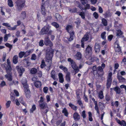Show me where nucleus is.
I'll list each match as a JSON object with an SVG mask.
<instances>
[{"instance_id": "b1692460", "label": "nucleus", "mask_w": 126, "mask_h": 126, "mask_svg": "<svg viewBox=\"0 0 126 126\" xmlns=\"http://www.w3.org/2000/svg\"><path fill=\"white\" fill-rule=\"evenodd\" d=\"M59 68L62 69L65 73H66L67 72H68V70L67 68L63 66L62 65H60L59 66Z\"/></svg>"}, {"instance_id": "8fccbe9b", "label": "nucleus", "mask_w": 126, "mask_h": 126, "mask_svg": "<svg viewBox=\"0 0 126 126\" xmlns=\"http://www.w3.org/2000/svg\"><path fill=\"white\" fill-rule=\"evenodd\" d=\"M104 74V73L103 71V73L101 72V71L97 72V74L96 75H97V76L98 77H101Z\"/></svg>"}, {"instance_id": "9b49d317", "label": "nucleus", "mask_w": 126, "mask_h": 126, "mask_svg": "<svg viewBox=\"0 0 126 126\" xmlns=\"http://www.w3.org/2000/svg\"><path fill=\"white\" fill-rule=\"evenodd\" d=\"M110 92L112 91L113 90L115 91L116 94H119L121 92L120 88L118 86H116L115 87L110 89Z\"/></svg>"}, {"instance_id": "e2e57ef3", "label": "nucleus", "mask_w": 126, "mask_h": 126, "mask_svg": "<svg viewBox=\"0 0 126 126\" xmlns=\"http://www.w3.org/2000/svg\"><path fill=\"white\" fill-rule=\"evenodd\" d=\"M113 36L112 35H109L108 37V40L109 41H111L113 37Z\"/></svg>"}, {"instance_id": "a878e982", "label": "nucleus", "mask_w": 126, "mask_h": 126, "mask_svg": "<svg viewBox=\"0 0 126 126\" xmlns=\"http://www.w3.org/2000/svg\"><path fill=\"white\" fill-rule=\"evenodd\" d=\"M51 24L57 29L59 28V25L56 22H53L51 23Z\"/></svg>"}, {"instance_id": "423d86ee", "label": "nucleus", "mask_w": 126, "mask_h": 126, "mask_svg": "<svg viewBox=\"0 0 126 126\" xmlns=\"http://www.w3.org/2000/svg\"><path fill=\"white\" fill-rule=\"evenodd\" d=\"M21 82L24 89V91L26 96L30 93V92L29 88V86L27 83V81L26 79H22Z\"/></svg>"}, {"instance_id": "0eeeda50", "label": "nucleus", "mask_w": 126, "mask_h": 126, "mask_svg": "<svg viewBox=\"0 0 126 126\" xmlns=\"http://www.w3.org/2000/svg\"><path fill=\"white\" fill-rule=\"evenodd\" d=\"M67 61L70 62L71 66L76 73H78L79 71V70L76 63L70 58H68Z\"/></svg>"}, {"instance_id": "58836bf2", "label": "nucleus", "mask_w": 126, "mask_h": 126, "mask_svg": "<svg viewBox=\"0 0 126 126\" xmlns=\"http://www.w3.org/2000/svg\"><path fill=\"white\" fill-rule=\"evenodd\" d=\"M98 97L100 99H102L104 97L103 91H100L98 93Z\"/></svg>"}, {"instance_id": "4d7b16f0", "label": "nucleus", "mask_w": 126, "mask_h": 126, "mask_svg": "<svg viewBox=\"0 0 126 126\" xmlns=\"http://www.w3.org/2000/svg\"><path fill=\"white\" fill-rule=\"evenodd\" d=\"M37 75L39 78L41 77L42 76V73L41 71H39L37 72Z\"/></svg>"}, {"instance_id": "72a5a7b5", "label": "nucleus", "mask_w": 126, "mask_h": 126, "mask_svg": "<svg viewBox=\"0 0 126 126\" xmlns=\"http://www.w3.org/2000/svg\"><path fill=\"white\" fill-rule=\"evenodd\" d=\"M112 79H108L107 84V87L108 88L110 87L112 82Z\"/></svg>"}, {"instance_id": "69168bd1", "label": "nucleus", "mask_w": 126, "mask_h": 126, "mask_svg": "<svg viewBox=\"0 0 126 126\" xmlns=\"http://www.w3.org/2000/svg\"><path fill=\"white\" fill-rule=\"evenodd\" d=\"M2 25L3 26H4L9 28V27H10V25L8 23H3L2 24Z\"/></svg>"}, {"instance_id": "a19ab883", "label": "nucleus", "mask_w": 126, "mask_h": 126, "mask_svg": "<svg viewBox=\"0 0 126 126\" xmlns=\"http://www.w3.org/2000/svg\"><path fill=\"white\" fill-rule=\"evenodd\" d=\"M6 47H8L9 49V50L10 51L12 48V45L8 43H6L5 44Z\"/></svg>"}, {"instance_id": "c85d7f7f", "label": "nucleus", "mask_w": 126, "mask_h": 126, "mask_svg": "<svg viewBox=\"0 0 126 126\" xmlns=\"http://www.w3.org/2000/svg\"><path fill=\"white\" fill-rule=\"evenodd\" d=\"M62 112L64 113V115L66 116L67 117L68 115V113L65 108H64Z\"/></svg>"}, {"instance_id": "a211bd4d", "label": "nucleus", "mask_w": 126, "mask_h": 126, "mask_svg": "<svg viewBox=\"0 0 126 126\" xmlns=\"http://www.w3.org/2000/svg\"><path fill=\"white\" fill-rule=\"evenodd\" d=\"M73 118L75 121H78L80 119V116L78 113L75 112L73 114Z\"/></svg>"}, {"instance_id": "4468645a", "label": "nucleus", "mask_w": 126, "mask_h": 126, "mask_svg": "<svg viewBox=\"0 0 126 126\" xmlns=\"http://www.w3.org/2000/svg\"><path fill=\"white\" fill-rule=\"evenodd\" d=\"M89 38V36L88 34V32H87L84 35L81 40L84 42H85L88 41Z\"/></svg>"}, {"instance_id": "c756f323", "label": "nucleus", "mask_w": 126, "mask_h": 126, "mask_svg": "<svg viewBox=\"0 0 126 126\" xmlns=\"http://www.w3.org/2000/svg\"><path fill=\"white\" fill-rule=\"evenodd\" d=\"M19 100L20 102L23 105L25 106H27V105L25 102L24 101L23 98L22 97H20L19 99Z\"/></svg>"}, {"instance_id": "338daca9", "label": "nucleus", "mask_w": 126, "mask_h": 126, "mask_svg": "<svg viewBox=\"0 0 126 126\" xmlns=\"http://www.w3.org/2000/svg\"><path fill=\"white\" fill-rule=\"evenodd\" d=\"M11 103V101H8L6 103V106L7 108H9Z\"/></svg>"}, {"instance_id": "49530a36", "label": "nucleus", "mask_w": 126, "mask_h": 126, "mask_svg": "<svg viewBox=\"0 0 126 126\" xmlns=\"http://www.w3.org/2000/svg\"><path fill=\"white\" fill-rule=\"evenodd\" d=\"M103 68H102V67L101 66H99L97 68V72L101 71L103 73Z\"/></svg>"}, {"instance_id": "37998d69", "label": "nucleus", "mask_w": 126, "mask_h": 126, "mask_svg": "<svg viewBox=\"0 0 126 126\" xmlns=\"http://www.w3.org/2000/svg\"><path fill=\"white\" fill-rule=\"evenodd\" d=\"M36 109V107L35 105H33L32 107V108L30 109V113H32Z\"/></svg>"}, {"instance_id": "603ef678", "label": "nucleus", "mask_w": 126, "mask_h": 126, "mask_svg": "<svg viewBox=\"0 0 126 126\" xmlns=\"http://www.w3.org/2000/svg\"><path fill=\"white\" fill-rule=\"evenodd\" d=\"M106 32H102L101 34V38L103 39H106V36H105V34H106Z\"/></svg>"}, {"instance_id": "052dcab7", "label": "nucleus", "mask_w": 126, "mask_h": 126, "mask_svg": "<svg viewBox=\"0 0 126 126\" xmlns=\"http://www.w3.org/2000/svg\"><path fill=\"white\" fill-rule=\"evenodd\" d=\"M40 100L38 101L39 104H41L42 103H44V99L43 97L41 96L40 97Z\"/></svg>"}, {"instance_id": "1a4fd4ad", "label": "nucleus", "mask_w": 126, "mask_h": 126, "mask_svg": "<svg viewBox=\"0 0 126 126\" xmlns=\"http://www.w3.org/2000/svg\"><path fill=\"white\" fill-rule=\"evenodd\" d=\"M16 68L19 74V76H21L23 73L24 72L25 70V69L24 68L23 66H16Z\"/></svg>"}, {"instance_id": "473e14b6", "label": "nucleus", "mask_w": 126, "mask_h": 126, "mask_svg": "<svg viewBox=\"0 0 126 126\" xmlns=\"http://www.w3.org/2000/svg\"><path fill=\"white\" fill-rule=\"evenodd\" d=\"M21 16L23 18V19H24L26 17V12L25 11H22L21 14Z\"/></svg>"}, {"instance_id": "f8f14e48", "label": "nucleus", "mask_w": 126, "mask_h": 126, "mask_svg": "<svg viewBox=\"0 0 126 126\" xmlns=\"http://www.w3.org/2000/svg\"><path fill=\"white\" fill-rule=\"evenodd\" d=\"M116 120L117 123L121 126H126V122L125 121L122 120L120 121V120L118 119L117 118H116Z\"/></svg>"}, {"instance_id": "f3484780", "label": "nucleus", "mask_w": 126, "mask_h": 126, "mask_svg": "<svg viewBox=\"0 0 126 126\" xmlns=\"http://www.w3.org/2000/svg\"><path fill=\"white\" fill-rule=\"evenodd\" d=\"M123 32L120 30H118L117 31L116 36L117 37H124L123 35Z\"/></svg>"}, {"instance_id": "de8ad7c7", "label": "nucleus", "mask_w": 126, "mask_h": 126, "mask_svg": "<svg viewBox=\"0 0 126 126\" xmlns=\"http://www.w3.org/2000/svg\"><path fill=\"white\" fill-rule=\"evenodd\" d=\"M44 44L43 40L42 39L40 40L39 43V46L40 47H42L44 45Z\"/></svg>"}, {"instance_id": "7ed1b4c3", "label": "nucleus", "mask_w": 126, "mask_h": 126, "mask_svg": "<svg viewBox=\"0 0 126 126\" xmlns=\"http://www.w3.org/2000/svg\"><path fill=\"white\" fill-rule=\"evenodd\" d=\"M67 32L69 34L70 37H68L67 39L69 41H71L74 39L75 36V32L73 30V27L71 25H68L66 27Z\"/></svg>"}, {"instance_id": "aec40b11", "label": "nucleus", "mask_w": 126, "mask_h": 126, "mask_svg": "<svg viewBox=\"0 0 126 126\" xmlns=\"http://www.w3.org/2000/svg\"><path fill=\"white\" fill-rule=\"evenodd\" d=\"M34 85L37 88H40L41 85V82L39 81H36L34 82Z\"/></svg>"}, {"instance_id": "a18cd8bd", "label": "nucleus", "mask_w": 126, "mask_h": 126, "mask_svg": "<svg viewBox=\"0 0 126 126\" xmlns=\"http://www.w3.org/2000/svg\"><path fill=\"white\" fill-rule=\"evenodd\" d=\"M10 36V34H6L4 37V42H6L7 41L8 39V37Z\"/></svg>"}, {"instance_id": "20e7f679", "label": "nucleus", "mask_w": 126, "mask_h": 126, "mask_svg": "<svg viewBox=\"0 0 126 126\" xmlns=\"http://www.w3.org/2000/svg\"><path fill=\"white\" fill-rule=\"evenodd\" d=\"M16 8L17 10L20 11L25 5V1L24 0H17L15 2Z\"/></svg>"}, {"instance_id": "412c9836", "label": "nucleus", "mask_w": 126, "mask_h": 126, "mask_svg": "<svg viewBox=\"0 0 126 126\" xmlns=\"http://www.w3.org/2000/svg\"><path fill=\"white\" fill-rule=\"evenodd\" d=\"M33 51V49H30L25 52V56L24 57H26L29 55L31 53H32Z\"/></svg>"}, {"instance_id": "680f3d73", "label": "nucleus", "mask_w": 126, "mask_h": 126, "mask_svg": "<svg viewBox=\"0 0 126 126\" xmlns=\"http://www.w3.org/2000/svg\"><path fill=\"white\" fill-rule=\"evenodd\" d=\"M36 59V57L35 54H33L31 58V59L32 60H35Z\"/></svg>"}, {"instance_id": "393cba45", "label": "nucleus", "mask_w": 126, "mask_h": 126, "mask_svg": "<svg viewBox=\"0 0 126 126\" xmlns=\"http://www.w3.org/2000/svg\"><path fill=\"white\" fill-rule=\"evenodd\" d=\"M51 77L53 79H55V77L56 76V72L54 70H52L51 73Z\"/></svg>"}, {"instance_id": "f03ea898", "label": "nucleus", "mask_w": 126, "mask_h": 126, "mask_svg": "<svg viewBox=\"0 0 126 126\" xmlns=\"http://www.w3.org/2000/svg\"><path fill=\"white\" fill-rule=\"evenodd\" d=\"M7 63H4L3 64L4 67L5 68V69L7 73V74L5 75V78L7 79H12V73L11 71L12 70V68L11 67V62L9 59L7 60Z\"/></svg>"}, {"instance_id": "9d476101", "label": "nucleus", "mask_w": 126, "mask_h": 126, "mask_svg": "<svg viewBox=\"0 0 126 126\" xmlns=\"http://www.w3.org/2000/svg\"><path fill=\"white\" fill-rule=\"evenodd\" d=\"M101 47L99 44L96 43L94 46V50L95 52L98 53L100 51Z\"/></svg>"}, {"instance_id": "6e6552de", "label": "nucleus", "mask_w": 126, "mask_h": 126, "mask_svg": "<svg viewBox=\"0 0 126 126\" xmlns=\"http://www.w3.org/2000/svg\"><path fill=\"white\" fill-rule=\"evenodd\" d=\"M114 49L116 52L119 54L122 53L121 47L120 46L119 41L118 40L116 41L114 44Z\"/></svg>"}, {"instance_id": "2f4dec72", "label": "nucleus", "mask_w": 126, "mask_h": 126, "mask_svg": "<svg viewBox=\"0 0 126 126\" xmlns=\"http://www.w3.org/2000/svg\"><path fill=\"white\" fill-rule=\"evenodd\" d=\"M69 105L73 110L75 111L77 110V107L73 105L71 103H69Z\"/></svg>"}, {"instance_id": "cd10ccee", "label": "nucleus", "mask_w": 126, "mask_h": 126, "mask_svg": "<svg viewBox=\"0 0 126 126\" xmlns=\"http://www.w3.org/2000/svg\"><path fill=\"white\" fill-rule=\"evenodd\" d=\"M92 70L94 75L95 76V75L97 74V68L96 65L94 66L93 67Z\"/></svg>"}, {"instance_id": "09e8293b", "label": "nucleus", "mask_w": 126, "mask_h": 126, "mask_svg": "<svg viewBox=\"0 0 126 126\" xmlns=\"http://www.w3.org/2000/svg\"><path fill=\"white\" fill-rule=\"evenodd\" d=\"M46 66V65L45 62L44 60H42V61L40 65L41 68H43L45 66Z\"/></svg>"}, {"instance_id": "79ce46f5", "label": "nucleus", "mask_w": 126, "mask_h": 126, "mask_svg": "<svg viewBox=\"0 0 126 126\" xmlns=\"http://www.w3.org/2000/svg\"><path fill=\"white\" fill-rule=\"evenodd\" d=\"M79 15L81 16L82 19H84L85 18V13L83 12H80Z\"/></svg>"}, {"instance_id": "ea45409f", "label": "nucleus", "mask_w": 126, "mask_h": 126, "mask_svg": "<svg viewBox=\"0 0 126 126\" xmlns=\"http://www.w3.org/2000/svg\"><path fill=\"white\" fill-rule=\"evenodd\" d=\"M30 72L32 74H35L37 72V69L35 68H32L30 70Z\"/></svg>"}, {"instance_id": "39448f33", "label": "nucleus", "mask_w": 126, "mask_h": 126, "mask_svg": "<svg viewBox=\"0 0 126 126\" xmlns=\"http://www.w3.org/2000/svg\"><path fill=\"white\" fill-rule=\"evenodd\" d=\"M52 30L49 31V28L48 27L45 26L42 28L39 33L41 35L44 34L51 35L52 34Z\"/></svg>"}, {"instance_id": "4c0bfd02", "label": "nucleus", "mask_w": 126, "mask_h": 126, "mask_svg": "<svg viewBox=\"0 0 126 126\" xmlns=\"http://www.w3.org/2000/svg\"><path fill=\"white\" fill-rule=\"evenodd\" d=\"M25 56V52L24 51H20L18 54V56L19 58H22L23 56Z\"/></svg>"}, {"instance_id": "f257e3e1", "label": "nucleus", "mask_w": 126, "mask_h": 126, "mask_svg": "<svg viewBox=\"0 0 126 126\" xmlns=\"http://www.w3.org/2000/svg\"><path fill=\"white\" fill-rule=\"evenodd\" d=\"M44 43L46 46H49V47H48L46 51V58L47 59V61L49 62L50 61V63L47 67L46 70L49 71L51 66L52 58L53 56L54 51L52 48L53 45L52 42L49 39L48 36L45 37L44 39Z\"/></svg>"}, {"instance_id": "6ab92c4d", "label": "nucleus", "mask_w": 126, "mask_h": 126, "mask_svg": "<svg viewBox=\"0 0 126 126\" xmlns=\"http://www.w3.org/2000/svg\"><path fill=\"white\" fill-rule=\"evenodd\" d=\"M18 56L17 55L14 56L13 58V62L14 64H16L18 62Z\"/></svg>"}, {"instance_id": "774afa93", "label": "nucleus", "mask_w": 126, "mask_h": 126, "mask_svg": "<svg viewBox=\"0 0 126 126\" xmlns=\"http://www.w3.org/2000/svg\"><path fill=\"white\" fill-rule=\"evenodd\" d=\"M0 87H3L5 85L6 83L4 81H2L0 84Z\"/></svg>"}, {"instance_id": "864d4df0", "label": "nucleus", "mask_w": 126, "mask_h": 126, "mask_svg": "<svg viewBox=\"0 0 126 126\" xmlns=\"http://www.w3.org/2000/svg\"><path fill=\"white\" fill-rule=\"evenodd\" d=\"M90 5L89 4H87L85 6L84 8H83V10H86L87 9H89L90 8Z\"/></svg>"}, {"instance_id": "c03bdc74", "label": "nucleus", "mask_w": 126, "mask_h": 126, "mask_svg": "<svg viewBox=\"0 0 126 126\" xmlns=\"http://www.w3.org/2000/svg\"><path fill=\"white\" fill-rule=\"evenodd\" d=\"M88 114L89 115V120L90 121H93V119L92 117V114L90 111L88 112Z\"/></svg>"}, {"instance_id": "e433bc0d", "label": "nucleus", "mask_w": 126, "mask_h": 126, "mask_svg": "<svg viewBox=\"0 0 126 126\" xmlns=\"http://www.w3.org/2000/svg\"><path fill=\"white\" fill-rule=\"evenodd\" d=\"M52 17L51 16H47V17H46L44 21L45 22H47L48 21H49L52 19Z\"/></svg>"}, {"instance_id": "bf43d9fd", "label": "nucleus", "mask_w": 126, "mask_h": 126, "mask_svg": "<svg viewBox=\"0 0 126 126\" xmlns=\"http://www.w3.org/2000/svg\"><path fill=\"white\" fill-rule=\"evenodd\" d=\"M17 26L16 25H15L14 27H12L10 26V27H9V28H8V29L11 30H15Z\"/></svg>"}, {"instance_id": "3c124183", "label": "nucleus", "mask_w": 126, "mask_h": 126, "mask_svg": "<svg viewBox=\"0 0 126 126\" xmlns=\"http://www.w3.org/2000/svg\"><path fill=\"white\" fill-rule=\"evenodd\" d=\"M93 16L95 19H98L99 17L98 14L96 12H95L93 13Z\"/></svg>"}, {"instance_id": "13d9d810", "label": "nucleus", "mask_w": 126, "mask_h": 126, "mask_svg": "<svg viewBox=\"0 0 126 126\" xmlns=\"http://www.w3.org/2000/svg\"><path fill=\"white\" fill-rule=\"evenodd\" d=\"M48 90V88L47 87H44L43 88V91L45 93H47Z\"/></svg>"}, {"instance_id": "ddd939ff", "label": "nucleus", "mask_w": 126, "mask_h": 126, "mask_svg": "<svg viewBox=\"0 0 126 126\" xmlns=\"http://www.w3.org/2000/svg\"><path fill=\"white\" fill-rule=\"evenodd\" d=\"M23 64L25 67H28L31 65V63L29 62V61L27 59H25L23 60Z\"/></svg>"}, {"instance_id": "7c9ffc66", "label": "nucleus", "mask_w": 126, "mask_h": 126, "mask_svg": "<svg viewBox=\"0 0 126 126\" xmlns=\"http://www.w3.org/2000/svg\"><path fill=\"white\" fill-rule=\"evenodd\" d=\"M8 5L10 7H13L14 6L13 2L12 0H8Z\"/></svg>"}, {"instance_id": "4be33fe9", "label": "nucleus", "mask_w": 126, "mask_h": 126, "mask_svg": "<svg viewBox=\"0 0 126 126\" xmlns=\"http://www.w3.org/2000/svg\"><path fill=\"white\" fill-rule=\"evenodd\" d=\"M92 48L89 45H88L86 49L85 52L86 53H89L92 51Z\"/></svg>"}, {"instance_id": "f704fd0d", "label": "nucleus", "mask_w": 126, "mask_h": 126, "mask_svg": "<svg viewBox=\"0 0 126 126\" xmlns=\"http://www.w3.org/2000/svg\"><path fill=\"white\" fill-rule=\"evenodd\" d=\"M68 10L69 12L71 13H75L77 12V10L76 8H73L72 9L71 8H69Z\"/></svg>"}, {"instance_id": "c9c22d12", "label": "nucleus", "mask_w": 126, "mask_h": 126, "mask_svg": "<svg viewBox=\"0 0 126 126\" xmlns=\"http://www.w3.org/2000/svg\"><path fill=\"white\" fill-rule=\"evenodd\" d=\"M104 17L105 18H106L107 17H110L111 16L110 13L109 11H107L104 14Z\"/></svg>"}, {"instance_id": "0e129e2a", "label": "nucleus", "mask_w": 126, "mask_h": 126, "mask_svg": "<svg viewBox=\"0 0 126 126\" xmlns=\"http://www.w3.org/2000/svg\"><path fill=\"white\" fill-rule=\"evenodd\" d=\"M58 76L59 77V79H63V74L61 73H59Z\"/></svg>"}, {"instance_id": "5fc2aeb1", "label": "nucleus", "mask_w": 126, "mask_h": 126, "mask_svg": "<svg viewBox=\"0 0 126 126\" xmlns=\"http://www.w3.org/2000/svg\"><path fill=\"white\" fill-rule=\"evenodd\" d=\"M70 73L69 72H67L66 73L65 79H70Z\"/></svg>"}, {"instance_id": "6e6d98bb", "label": "nucleus", "mask_w": 126, "mask_h": 126, "mask_svg": "<svg viewBox=\"0 0 126 126\" xmlns=\"http://www.w3.org/2000/svg\"><path fill=\"white\" fill-rule=\"evenodd\" d=\"M80 23L81 21L79 20L77 21H75V23L77 25L76 27L77 28H78L79 27Z\"/></svg>"}, {"instance_id": "dca6fc26", "label": "nucleus", "mask_w": 126, "mask_h": 126, "mask_svg": "<svg viewBox=\"0 0 126 126\" xmlns=\"http://www.w3.org/2000/svg\"><path fill=\"white\" fill-rule=\"evenodd\" d=\"M39 105L41 109L42 110L48 108L47 104L45 102L39 104Z\"/></svg>"}, {"instance_id": "5701e85b", "label": "nucleus", "mask_w": 126, "mask_h": 126, "mask_svg": "<svg viewBox=\"0 0 126 126\" xmlns=\"http://www.w3.org/2000/svg\"><path fill=\"white\" fill-rule=\"evenodd\" d=\"M76 56L77 57V59L79 60L82 58V55L79 52H77L76 55Z\"/></svg>"}, {"instance_id": "2eb2a0df", "label": "nucleus", "mask_w": 126, "mask_h": 126, "mask_svg": "<svg viewBox=\"0 0 126 126\" xmlns=\"http://www.w3.org/2000/svg\"><path fill=\"white\" fill-rule=\"evenodd\" d=\"M41 13L44 16L46 15V12L45 7L44 6V4H42L41 7Z\"/></svg>"}, {"instance_id": "bb28decb", "label": "nucleus", "mask_w": 126, "mask_h": 126, "mask_svg": "<svg viewBox=\"0 0 126 126\" xmlns=\"http://www.w3.org/2000/svg\"><path fill=\"white\" fill-rule=\"evenodd\" d=\"M102 23L105 26H107L108 24L107 21L104 18H102Z\"/></svg>"}]
</instances>
